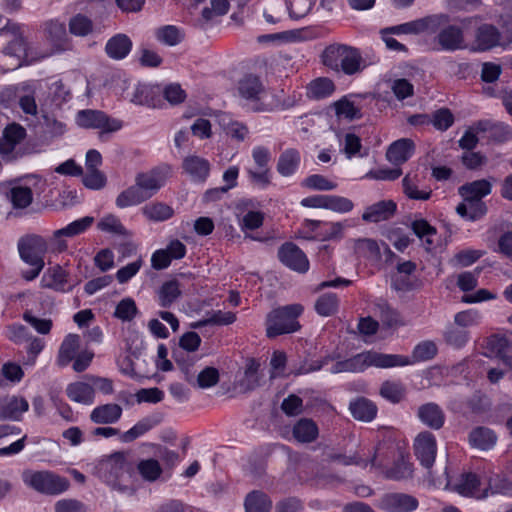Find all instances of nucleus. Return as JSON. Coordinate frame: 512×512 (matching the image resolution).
<instances>
[{
	"label": "nucleus",
	"mask_w": 512,
	"mask_h": 512,
	"mask_svg": "<svg viewBox=\"0 0 512 512\" xmlns=\"http://www.w3.org/2000/svg\"><path fill=\"white\" fill-rule=\"evenodd\" d=\"M320 61L326 68L348 76L362 72L367 66L358 48L342 43L326 46L320 54Z\"/></svg>",
	"instance_id": "obj_1"
},
{
	"label": "nucleus",
	"mask_w": 512,
	"mask_h": 512,
	"mask_svg": "<svg viewBox=\"0 0 512 512\" xmlns=\"http://www.w3.org/2000/svg\"><path fill=\"white\" fill-rule=\"evenodd\" d=\"M412 362L408 357L393 354H383L375 351L359 353L349 359L338 361L332 367L334 374L342 372H362L369 366L379 368H391L396 366H406Z\"/></svg>",
	"instance_id": "obj_2"
},
{
	"label": "nucleus",
	"mask_w": 512,
	"mask_h": 512,
	"mask_svg": "<svg viewBox=\"0 0 512 512\" xmlns=\"http://www.w3.org/2000/svg\"><path fill=\"white\" fill-rule=\"evenodd\" d=\"M19 256L26 264L31 266L28 270L21 271V277L25 281L36 279L45 266L44 256L47 252V242L39 235H26L18 241Z\"/></svg>",
	"instance_id": "obj_3"
},
{
	"label": "nucleus",
	"mask_w": 512,
	"mask_h": 512,
	"mask_svg": "<svg viewBox=\"0 0 512 512\" xmlns=\"http://www.w3.org/2000/svg\"><path fill=\"white\" fill-rule=\"evenodd\" d=\"M303 306L291 304L272 310L266 318V334L269 338L288 334L300 329L297 318L302 314Z\"/></svg>",
	"instance_id": "obj_4"
},
{
	"label": "nucleus",
	"mask_w": 512,
	"mask_h": 512,
	"mask_svg": "<svg viewBox=\"0 0 512 512\" xmlns=\"http://www.w3.org/2000/svg\"><path fill=\"white\" fill-rule=\"evenodd\" d=\"M24 481L31 488L45 495H58L70 487V481L67 478L50 471L25 472Z\"/></svg>",
	"instance_id": "obj_5"
},
{
	"label": "nucleus",
	"mask_w": 512,
	"mask_h": 512,
	"mask_svg": "<svg viewBox=\"0 0 512 512\" xmlns=\"http://www.w3.org/2000/svg\"><path fill=\"white\" fill-rule=\"evenodd\" d=\"M77 124L86 129H101V133L118 131L122 127L121 121L109 118L100 110H80L76 116Z\"/></svg>",
	"instance_id": "obj_6"
},
{
	"label": "nucleus",
	"mask_w": 512,
	"mask_h": 512,
	"mask_svg": "<svg viewBox=\"0 0 512 512\" xmlns=\"http://www.w3.org/2000/svg\"><path fill=\"white\" fill-rule=\"evenodd\" d=\"M0 33L6 38H10L8 45L4 48L5 56L15 58V61L11 63L13 68L20 67L27 57L26 42L20 32V26L9 23L0 30Z\"/></svg>",
	"instance_id": "obj_7"
},
{
	"label": "nucleus",
	"mask_w": 512,
	"mask_h": 512,
	"mask_svg": "<svg viewBox=\"0 0 512 512\" xmlns=\"http://www.w3.org/2000/svg\"><path fill=\"white\" fill-rule=\"evenodd\" d=\"M26 135V129L20 124H9L3 130V136L0 140V154L9 160L23 156L27 152L21 149L17 150L16 147L26 138Z\"/></svg>",
	"instance_id": "obj_8"
},
{
	"label": "nucleus",
	"mask_w": 512,
	"mask_h": 512,
	"mask_svg": "<svg viewBox=\"0 0 512 512\" xmlns=\"http://www.w3.org/2000/svg\"><path fill=\"white\" fill-rule=\"evenodd\" d=\"M278 257L285 266L292 270L306 272L309 268L306 255L292 242H286L279 248Z\"/></svg>",
	"instance_id": "obj_9"
},
{
	"label": "nucleus",
	"mask_w": 512,
	"mask_h": 512,
	"mask_svg": "<svg viewBox=\"0 0 512 512\" xmlns=\"http://www.w3.org/2000/svg\"><path fill=\"white\" fill-rule=\"evenodd\" d=\"M436 450V439L431 432H421L415 438V455L424 467L429 469L433 466L436 458Z\"/></svg>",
	"instance_id": "obj_10"
},
{
	"label": "nucleus",
	"mask_w": 512,
	"mask_h": 512,
	"mask_svg": "<svg viewBox=\"0 0 512 512\" xmlns=\"http://www.w3.org/2000/svg\"><path fill=\"white\" fill-rule=\"evenodd\" d=\"M442 20L446 19L443 16L432 15L392 27L387 29V31L404 34H419L426 31L435 32L441 25Z\"/></svg>",
	"instance_id": "obj_11"
},
{
	"label": "nucleus",
	"mask_w": 512,
	"mask_h": 512,
	"mask_svg": "<svg viewBox=\"0 0 512 512\" xmlns=\"http://www.w3.org/2000/svg\"><path fill=\"white\" fill-rule=\"evenodd\" d=\"M480 484V481L476 474L474 473H464L461 475L459 481L451 486V489L458 492L463 496H473L478 499L486 498L489 494V490L492 493L498 492V488H493L491 482H489V486L485 488L482 492H477V488Z\"/></svg>",
	"instance_id": "obj_12"
},
{
	"label": "nucleus",
	"mask_w": 512,
	"mask_h": 512,
	"mask_svg": "<svg viewBox=\"0 0 512 512\" xmlns=\"http://www.w3.org/2000/svg\"><path fill=\"white\" fill-rule=\"evenodd\" d=\"M186 247L179 240H173L166 249H160L153 253L151 265L156 270L167 268L172 259H181L185 256Z\"/></svg>",
	"instance_id": "obj_13"
},
{
	"label": "nucleus",
	"mask_w": 512,
	"mask_h": 512,
	"mask_svg": "<svg viewBox=\"0 0 512 512\" xmlns=\"http://www.w3.org/2000/svg\"><path fill=\"white\" fill-rule=\"evenodd\" d=\"M379 507L388 512H411L418 507V500L408 494L390 493L381 498Z\"/></svg>",
	"instance_id": "obj_14"
},
{
	"label": "nucleus",
	"mask_w": 512,
	"mask_h": 512,
	"mask_svg": "<svg viewBox=\"0 0 512 512\" xmlns=\"http://www.w3.org/2000/svg\"><path fill=\"white\" fill-rule=\"evenodd\" d=\"M237 91L245 100L259 101L265 93V87L258 76L246 74L238 81Z\"/></svg>",
	"instance_id": "obj_15"
},
{
	"label": "nucleus",
	"mask_w": 512,
	"mask_h": 512,
	"mask_svg": "<svg viewBox=\"0 0 512 512\" xmlns=\"http://www.w3.org/2000/svg\"><path fill=\"white\" fill-rule=\"evenodd\" d=\"M134 185L138 187L145 200H148L162 187L163 178L156 171L139 173L135 178Z\"/></svg>",
	"instance_id": "obj_16"
},
{
	"label": "nucleus",
	"mask_w": 512,
	"mask_h": 512,
	"mask_svg": "<svg viewBox=\"0 0 512 512\" xmlns=\"http://www.w3.org/2000/svg\"><path fill=\"white\" fill-rule=\"evenodd\" d=\"M414 148L415 145L411 139L403 138L389 146L386 157L392 164L401 165L412 156Z\"/></svg>",
	"instance_id": "obj_17"
},
{
	"label": "nucleus",
	"mask_w": 512,
	"mask_h": 512,
	"mask_svg": "<svg viewBox=\"0 0 512 512\" xmlns=\"http://www.w3.org/2000/svg\"><path fill=\"white\" fill-rule=\"evenodd\" d=\"M417 415L421 422L431 429L439 430L445 422L443 410L435 403H426L418 408Z\"/></svg>",
	"instance_id": "obj_18"
},
{
	"label": "nucleus",
	"mask_w": 512,
	"mask_h": 512,
	"mask_svg": "<svg viewBox=\"0 0 512 512\" xmlns=\"http://www.w3.org/2000/svg\"><path fill=\"white\" fill-rule=\"evenodd\" d=\"M396 211V203L392 200L379 201L366 208L362 219L367 222H380L388 220Z\"/></svg>",
	"instance_id": "obj_19"
},
{
	"label": "nucleus",
	"mask_w": 512,
	"mask_h": 512,
	"mask_svg": "<svg viewBox=\"0 0 512 512\" xmlns=\"http://www.w3.org/2000/svg\"><path fill=\"white\" fill-rule=\"evenodd\" d=\"M68 282V273L60 265L49 267L41 278V287L52 289L58 292L65 291Z\"/></svg>",
	"instance_id": "obj_20"
},
{
	"label": "nucleus",
	"mask_w": 512,
	"mask_h": 512,
	"mask_svg": "<svg viewBox=\"0 0 512 512\" xmlns=\"http://www.w3.org/2000/svg\"><path fill=\"white\" fill-rule=\"evenodd\" d=\"M492 185L486 179L466 183L458 188L459 195L465 202L482 200L491 193Z\"/></svg>",
	"instance_id": "obj_21"
},
{
	"label": "nucleus",
	"mask_w": 512,
	"mask_h": 512,
	"mask_svg": "<svg viewBox=\"0 0 512 512\" xmlns=\"http://www.w3.org/2000/svg\"><path fill=\"white\" fill-rule=\"evenodd\" d=\"M66 393L72 401L84 405H91L95 398V390L89 381H78L69 384Z\"/></svg>",
	"instance_id": "obj_22"
},
{
	"label": "nucleus",
	"mask_w": 512,
	"mask_h": 512,
	"mask_svg": "<svg viewBox=\"0 0 512 512\" xmlns=\"http://www.w3.org/2000/svg\"><path fill=\"white\" fill-rule=\"evenodd\" d=\"M122 411L118 404H103L92 410L90 420L95 424H113L121 418Z\"/></svg>",
	"instance_id": "obj_23"
},
{
	"label": "nucleus",
	"mask_w": 512,
	"mask_h": 512,
	"mask_svg": "<svg viewBox=\"0 0 512 512\" xmlns=\"http://www.w3.org/2000/svg\"><path fill=\"white\" fill-rule=\"evenodd\" d=\"M318 434L316 423L309 418L298 420L292 429L293 438L299 443H311L317 439Z\"/></svg>",
	"instance_id": "obj_24"
},
{
	"label": "nucleus",
	"mask_w": 512,
	"mask_h": 512,
	"mask_svg": "<svg viewBox=\"0 0 512 512\" xmlns=\"http://www.w3.org/2000/svg\"><path fill=\"white\" fill-rule=\"evenodd\" d=\"M437 41L444 50L454 51L461 49L464 42L462 30L457 26H448L439 32Z\"/></svg>",
	"instance_id": "obj_25"
},
{
	"label": "nucleus",
	"mask_w": 512,
	"mask_h": 512,
	"mask_svg": "<svg viewBox=\"0 0 512 512\" xmlns=\"http://www.w3.org/2000/svg\"><path fill=\"white\" fill-rule=\"evenodd\" d=\"M28 407V402L24 398L13 396L4 399L0 402V418L17 420Z\"/></svg>",
	"instance_id": "obj_26"
},
{
	"label": "nucleus",
	"mask_w": 512,
	"mask_h": 512,
	"mask_svg": "<svg viewBox=\"0 0 512 512\" xmlns=\"http://www.w3.org/2000/svg\"><path fill=\"white\" fill-rule=\"evenodd\" d=\"M107 463L110 466V473L115 478H121L124 474L131 476L134 471V463L129 460L127 452H115L109 456Z\"/></svg>",
	"instance_id": "obj_27"
},
{
	"label": "nucleus",
	"mask_w": 512,
	"mask_h": 512,
	"mask_svg": "<svg viewBox=\"0 0 512 512\" xmlns=\"http://www.w3.org/2000/svg\"><path fill=\"white\" fill-rule=\"evenodd\" d=\"M352 416L363 422L372 421L377 415V406L370 400L360 397L349 405Z\"/></svg>",
	"instance_id": "obj_28"
},
{
	"label": "nucleus",
	"mask_w": 512,
	"mask_h": 512,
	"mask_svg": "<svg viewBox=\"0 0 512 512\" xmlns=\"http://www.w3.org/2000/svg\"><path fill=\"white\" fill-rule=\"evenodd\" d=\"M132 48V42L125 34H117L108 40L105 50L113 59L125 58Z\"/></svg>",
	"instance_id": "obj_29"
},
{
	"label": "nucleus",
	"mask_w": 512,
	"mask_h": 512,
	"mask_svg": "<svg viewBox=\"0 0 512 512\" xmlns=\"http://www.w3.org/2000/svg\"><path fill=\"white\" fill-rule=\"evenodd\" d=\"M80 347V337L76 334H69L63 340L58 354V365H68L77 355Z\"/></svg>",
	"instance_id": "obj_30"
},
{
	"label": "nucleus",
	"mask_w": 512,
	"mask_h": 512,
	"mask_svg": "<svg viewBox=\"0 0 512 512\" xmlns=\"http://www.w3.org/2000/svg\"><path fill=\"white\" fill-rule=\"evenodd\" d=\"M500 40V32L490 24H483L477 29L476 43L479 50L485 51L495 47Z\"/></svg>",
	"instance_id": "obj_31"
},
{
	"label": "nucleus",
	"mask_w": 512,
	"mask_h": 512,
	"mask_svg": "<svg viewBox=\"0 0 512 512\" xmlns=\"http://www.w3.org/2000/svg\"><path fill=\"white\" fill-rule=\"evenodd\" d=\"M183 168L192 178L199 181L205 180L210 171L208 161L198 156L186 157L183 161Z\"/></svg>",
	"instance_id": "obj_32"
},
{
	"label": "nucleus",
	"mask_w": 512,
	"mask_h": 512,
	"mask_svg": "<svg viewBox=\"0 0 512 512\" xmlns=\"http://www.w3.org/2000/svg\"><path fill=\"white\" fill-rule=\"evenodd\" d=\"M509 341L505 337L493 335L486 341V350L498 358H500L506 365L512 368V357L507 355Z\"/></svg>",
	"instance_id": "obj_33"
},
{
	"label": "nucleus",
	"mask_w": 512,
	"mask_h": 512,
	"mask_svg": "<svg viewBox=\"0 0 512 512\" xmlns=\"http://www.w3.org/2000/svg\"><path fill=\"white\" fill-rule=\"evenodd\" d=\"M300 160L301 157L298 150L293 148L287 149L279 156L277 171L282 176H290L296 171Z\"/></svg>",
	"instance_id": "obj_34"
},
{
	"label": "nucleus",
	"mask_w": 512,
	"mask_h": 512,
	"mask_svg": "<svg viewBox=\"0 0 512 512\" xmlns=\"http://www.w3.org/2000/svg\"><path fill=\"white\" fill-rule=\"evenodd\" d=\"M272 503L262 491L250 492L244 501L245 512H269Z\"/></svg>",
	"instance_id": "obj_35"
},
{
	"label": "nucleus",
	"mask_w": 512,
	"mask_h": 512,
	"mask_svg": "<svg viewBox=\"0 0 512 512\" xmlns=\"http://www.w3.org/2000/svg\"><path fill=\"white\" fill-rule=\"evenodd\" d=\"M335 90L334 82L328 77L312 80L307 86V94L311 98L321 99L331 95Z\"/></svg>",
	"instance_id": "obj_36"
},
{
	"label": "nucleus",
	"mask_w": 512,
	"mask_h": 512,
	"mask_svg": "<svg viewBox=\"0 0 512 512\" xmlns=\"http://www.w3.org/2000/svg\"><path fill=\"white\" fill-rule=\"evenodd\" d=\"M419 178L418 175L406 174L402 180L403 192L409 198L413 200H428L431 197V190H419L418 189Z\"/></svg>",
	"instance_id": "obj_37"
},
{
	"label": "nucleus",
	"mask_w": 512,
	"mask_h": 512,
	"mask_svg": "<svg viewBox=\"0 0 512 512\" xmlns=\"http://www.w3.org/2000/svg\"><path fill=\"white\" fill-rule=\"evenodd\" d=\"M496 439L495 433L485 427L475 428L469 436L470 443L483 450L492 447L496 443Z\"/></svg>",
	"instance_id": "obj_38"
},
{
	"label": "nucleus",
	"mask_w": 512,
	"mask_h": 512,
	"mask_svg": "<svg viewBox=\"0 0 512 512\" xmlns=\"http://www.w3.org/2000/svg\"><path fill=\"white\" fill-rule=\"evenodd\" d=\"M142 213L151 221H165L172 217L173 209L162 202H154L145 205Z\"/></svg>",
	"instance_id": "obj_39"
},
{
	"label": "nucleus",
	"mask_w": 512,
	"mask_h": 512,
	"mask_svg": "<svg viewBox=\"0 0 512 512\" xmlns=\"http://www.w3.org/2000/svg\"><path fill=\"white\" fill-rule=\"evenodd\" d=\"M355 253L361 257L379 260L381 252L378 243L370 238L357 239L354 242Z\"/></svg>",
	"instance_id": "obj_40"
},
{
	"label": "nucleus",
	"mask_w": 512,
	"mask_h": 512,
	"mask_svg": "<svg viewBox=\"0 0 512 512\" xmlns=\"http://www.w3.org/2000/svg\"><path fill=\"white\" fill-rule=\"evenodd\" d=\"M94 221L93 217L86 216L84 218H81L79 220H76L69 225H67L64 228L58 229L54 231L53 237L54 239H58L60 237H73L75 235H78L82 232H84L86 229H88Z\"/></svg>",
	"instance_id": "obj_41"
},
{
	"label": "nucleus",
	"mask_w": 512,
	"mask_h": 512,
	"mask_svg": "<svg viewBox=\"0 0 512 512\" xmlns=\"http://www.w3.org/2000/svg\"><path fill=\"white\" fill-rule=\"evenodd\" d=\"M405 387L401 382L387 380L382 383L379 393L392 403H399L405 397Z\"/></svg>",
	"instance_id": "obj_42"
},
{
	"label": "nucleus",
	"mask_w": 512,
	"mask_h": 512,
	"mask_svg": "<svg viewBox=\"0 0 512 512\" xmlns=\"http://www.w3.org/2000/svg\"><path fill=\"white\" fill-rule=\"evenodd\" d=\"M9 199L16 209H24L28 207L33 200V193L29 187L16 186L10 189Z\"/></svg>",
	"instance_id": "obj_43"
},
{
	"label": "nucleus",
	"mask_w": 512,
	"mask_h": 512,
	"mask_svg": "<svg viewBox=\"0 0 512 512\" xmlns=\"http://www.w3.org/2000/svg\"><path fill=\"white\" fill-rule=\"evenodd\" d=\"M181 295L179 283L176 280L167 281L162 284L158 296L160 305L164 308L171 304Z\"/></svg>",
	"instance_id": "obj_44"
},
{
	"label": "nucleus",
	"mask_w": 512,
	"mask_h": 512,
	"mask_svg": "<svg viewBox=\"0 0 512 512\" xmlns=\"http://www.w3.org/2000/svg\"><path fill=\"white\" fill-rule=\"evenodd\" d=\"M144 201H146L145 197L139 192L138 187L132 185L117 196L116 205L118 208L123 209L141 204Z\"/></svg>",
	"instance_id": "obj_45"
},
{
	"label": "nucleus",
	"mask_w": 512,
	"mask_h": 512,
	"mask_svg": "<svg viewBox=\"0 0 512 512\" xmlns=\"http://www.w3.org/2000/svg\"><path fill=\"white\" fill-rule=\"evenodd\" d=\"M137 470L141 477L148 482L156 481L162 473V468L155 459L141 460L137 464Z\"/></svg>",
	"instance_id": "obj_46"
},
{
	"label": "nucleus",
	"mask_w": 512,
	"mask_h": 512,
	"mask_svg": "<svg viewBox=\"0 0 512 512\" xmlns=\"http://www.w3.org/2000/svg\"><path fill=\"white\" fill-rule=\"evenodd\" d=\"M69 31L76 36H87L93 31V22L87 16L77 14L69 21Z\"/></svg>",
	"instance_id": "obj_47"
},
{
	"label": "nucleus",
	"mask_w": 512,
	"mask_h": 512,
	"mask_svg": "<svg viewBox=\"0 0 512 512\" xmlns=\"http://www.w3.org/2000/svg\"><path fill=\"white\" fill-rule=\"evenodd\" d=\"M337 117H344L349 120L361 117L360 109L354 105L347 97L333 103Z\"/></svg>",
	"instance_id": "obj_48"
},
{
	"label": "nucleus",
	"mask_w": 512,
	"mask_h": 512,
	"mask_svg": "<svg viewBox=\"0 0 512 512\" xmlns=\"http://www.w3.org/2000/svg\"><path fill=\"white\" fill-rule=\"evenodd\" d=\"M138 309L132 298L122 299L116 306L114 316L124 322H129L135 318Z\"/></svg>",
	"instance_id": "obj_49"
},
{
	"label": "nucleus",
	"mask_w": 512,
	"mask_h": 512,
	"mask_svg": "<svg viewBox=\"0 0 512 512\" xmlns=\"http://www.w3.org/2000/svg\"><path fill=\"white\" fill-rule=\"evenodd\" d=\"M21 90L23 92H26L27 94L23 95L20 97L19 99V106L20 108L22 109V111L25 113V114H29V115H37V104H36V101H35V97H34V88L28 84V83H24L21 85Z\"/></svg>",
	"instance_id": "obj_50"
},
{
	"label": "nucleus",
	"mask_w": 512,
	"mask_h": 512,
	"mask_svg": "<svg viewBox=\"0 0 512 512\" xmlns=\"http://www.w3.org/2000/svg\"><path fill=\"white\" fill-rule=\"evenodd\" d=\"M338 298L336 294L322 295L315 303L316 311L322 316H330L337 311Z\"/></svg>",
	"instance_id": "obj_51"
},
{
	"label": "nucleus",
	"mask_w": 512,
	"mask_h": 512,
	"mask_svg": "<svg viewBox=\"0 0 512 512\" xmlns=\"http://www.w3.org/2000/svg\"><path fill=\"white\" fill-rule=\"evenodd\" d=\"M444 338L447 344L456 348H460L468 342L469 332L460 327L451 326L444 333Z\"/></svg>",
	"instance_id": "obj_52"
},
{
	"label": "nucleus",
	"mask_w": 512,
	"mask_h": 512,
	"mask_svg": "<svg viewBox=\"0 0 512 512\" xmlns=\"http://www.w3.org/2000/svg\"><path fill=\"white\" fill-rule=\"evenodd\" d=\"M259 366V363L256 362L254 359L248 360L244 372V378L241 381V385L245 387L246 391L253 390L259 385Z\"/></svg>",
	"instance_id": "obj_53"
},
{
	"label": "nucleus",
	"mask_w": 512,
	"mask_h": 512,
	"mask_svg": "<svg viewBox=\"0 0 512 512\" xmlns=\"http://www.w3.org/2000/svg\"><path fill=\"white\" fill-rule=\"evenodd\" d=\"M376 308L382 323L387 327H396L401 325L399 313L391 308L386 302L378 303Z\"/></svg>",
	"instance_id": "obj_54"
},
{
	"label": "nucleus",
	"mask_w": 512,
	"mask_h": 512,
	"mask_svg": "<svg viewBox=\"0 0 512 512\" xmlns=\"http://www.w3.org/2000/svg\"><path fill=\"white\" fill-rule=\"evenodd\" d=\"M98 229L104 232L117 234V235H126L127 231L125 227L122 225L119 218H117L114 215H107L104 218H102L98 224Z\"/></svg>",
	"instance_id": "obj_55"
},
{
	"label": "nucleus",
	"mask_w": 512,
	"mask_h": 512,
	"mask_svg": "<svg viewBox=\"0 0 512 512\" xmlns=\"http://www.w3.org/2000/svg\"><path fill=\"white\" fill-rule=\"evenodd\" d=\"M44 132L48 134L51 138L60 137L65 133L66 125L56 119L53 115H49L48 113H44L42 115Z\"/></svg>",
	"instance_id": "obj_56"
},
{
	"label": "nucleus",
	"mask_w": 512,
	"mask_h": 512,
	"mask_svg": "<svg viewBox=\"0 0 512 512\" xmlns=\"http://www.w3.org/2000/svg\"><path fill=\"white\" fill-rule=\"evenodd\" d=\"M159 41L169 46H175L181 41V35L176 26L167 25L159 28L156 32Z\"/></svg>",
	"instance_id": "obj_57"
},
{
	"label": "nucleus",
	"mask_w": 512,
	"mask_h": 512,
	"mask_svg": "<svg viewBox=\"0 0 512 512\" xmlns=\"http://www.w3.org/2000/svg\"><path fill=\"white\" fill-rule=\"evenodd\" d=\"M303 185L309 189L320 191H329L337 187L336 183L328 180L326 177L320 174H313L307 177L304 180Z\"/></svg>",
	"instance_id": "obj_58"
},
{
	"label": "nucleus",
	"mask_w": 512,
	"mask_h": 512,
	"mask_svg": "<svg viewBox=\"0 0 512 512\" xmlns=\"http://www.w3.org/2000/svg\"><path fill=\"white\" fill-rule=\"evenodd\" d=\"M45 33L54 43H60L66 38V27L58 20H49L45 23Z\"/></svg>",
	"instance_id": "obj_59"
},
{
	"label": "nucleus",
	"mask_w": 512,
	"mask_h": 512,
	"mask_svg": "<svg viewBox=\"0 0 512 512\" xmlns=\"http://www.w3.org/2000/svg\"><path fill=\"white\" fill-rule=\"evenodd\" d=\"M281 409L287 416H298L303 412V400L299 396L291 394L283 400Z\"/></svg>",
	"instance_id": "obj_60"
},
{
	"label": "nucleus",
	"mask_w": 512,
	"mask_h": 512,
	"mask_svg": "<svg viewBox=\"0 0 512 512\" xmlns=\"http://www.w3.org/2000/svg\"><path fill=\"white\" fill-rule=\"evenodd\" d=\"M106 176L98 169L87 170L82 182L85 187L93 190H99L106 185Z\"/></svg>",
	"instance_id": "obj_61"
},
{
	"label": "nucleus",
	"mask_w": 512,
	"mask_h": 512,
	"mask_svg": "<svg viewBox=\"0 0 512 512\" xmlns=\"http://www.w3.org/2000/svg\"><path fill=\"white\" fill-rule=\"evenodd\" d=\"M353 202L345 197L327 195L326 209H330L339 213H346L353 209Z\"/></svg>",
	"instance_id": "obj_62"
},
{
	"label": "nucleus",
	"mask_w": 512,
	"mask_h": 512,
	"mask_svg": "<svg viewBox=\"0 0 512 512\" xmlns=\"http://www.w3.org/2000/svg\"><path fill=\"white\" fill-rule=\"evenodd\" d=\"M437 353V347L432 341H424L418 344L413 351L415 361H424L432 359Z\"/></svg>",
	"instance_id": "obj_63"
},
{
	"label": "nucleus",
	"mask_w": 512,
	"mask_h": 512,
	"mask_svg": "<svg viewBox=\"0 0 512 512\" xmlns=\"http://www.w3.org/2000/svg\"><path fill=\"white\" fill-rule=\"evenodd\" d=\"M55 512H86L85 505L76 499H62L55 503Z\"/></svg>",
	"instance_id": "obj_64"
}]
</instances>
